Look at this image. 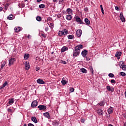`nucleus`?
Masks as SVG:
<instances>
[{"mask_svg":"<svg viewBox=\"0 0 126 126\" xmlns=\"http://www.w3.org/2000/svg\"><path fill=\"white\" fill-rule=\"evenodd\" d=\"M96 113L99 116H103L104 115V112L101 109H96Z\"/></svg>","mask_w":126,"mask_h":126,"instance_id":"obj_1","label":"nucleus"},{"mask_svg":"<svg viewBox=\"0 0 126 126\" xmlns=\"http://www.w3.org/2000/svg\"><path fill=\"white\" fill-rule=\"evenodd\" d=\"M38 108H39L40 111H45L47 109V106L40 105L38 106Z\"/></svg>","mask_w":126,"mask_h":126,"instance_id":"obj_2","label":"nucleus"},{"mask_svg":"<svg viewBox=\"0 0 126 126\" xmlns=\"http://www.w3.org/2000/svg\"><path fill=\"white\" fill-rule=\"evenodd\" d=\"M25 68L27 70H28L30 68V65L29 64V62L26 61L25 63Z\"/></svg>","mask_w":126,"mask_h":126,"instance_id":"obj_3","label":"nucleus"},{"mask_svg":"<svg viewBox=\"0 0 126 126\" xmlns=\"http://www.w3.org/2000/svg\"><path fill=\"white\" fill-rule=\"evenodd\" d=\"M15 62V59L14 58H11L10 60H9V66H10L12 65V64H13V63Z\"/></svg>","mask_w":126,"mask_h":126,"instance_id":"obj_4","label":"nucleus"},{"mask_svg":"<svg viewBox=\"0 0 126 126\" xmlns=\"http://www.w3.org/2000/svg\"><path fill=\"white\" fill-rule=\"evenodd\" d=\"M87 54H88V51H87L86 49H85L84 51H83L81 53L82 56V57H83V58H85V57L87 56Z\"/></svg>","mask_w":126,"mask_h":126,"instance_id":"obj_5","label":"nucleus"},{"mask_svg":"<svg viewBox=\"0 0 126 126\" xmlns=\"http://www.w3.org/2000/svg\"><path fill=\"white\" fill-rule=\"evenodd\" d=\"M82 34V31H81V30H78L76 31V35L77 36V37H80Z\"/></svg>","mask_w":126,"mask_h":126,"instance_id":"obj_6","label":"nucleus"},{"mask_svg":"<svg viewBox=\"0 0 126 126\" xmlns=\"http://www.w3.org/2000/svg\"><path fill=\"white\" fill-rule=\"evenodd\" d=\"M37 105H38V101H37L36 100H34L32 103V108H35V107H37Z\"/></svg>","mask_w":126,"mask_h":126,"instance_id":"obj_7","label":"nucleus"},{"mask_svg":"<svg viewBox=\"0 0 126 126\" xmlns=\"http://www.w3.org/2000/svg\"><path fill=\"white\" fill-rule=\"evenodd\" d=\"M121 56H122V52H117L115 54V57L117 58L118 60H120Z\"/></svg>","mask_w":126,"mask_h":126,"instance_id":"obj_8","label":"nucleus"},{"mask_svg":"<svg viewBox=\"0 0 126 126\" xmlns=\"http://www.w3.org/2000/svg\"><path fill=\"white\" fill-rule=\"evenodd\" d=\"M79 54H80V51L74 50L73 52V57H77L78 56H79Z\"/></svg>","mask_w":126,"mask_h":126,"instance_id":"obj_9","label":"nucleus"},{"mask_svg":"<svg viewBox=\"0 0 126 126\" xmlns=\"http://www.w3.org/2000/svg\"><path fill=\"white\" fill-rule=\"evenodd\" d=\"M120 18L121 20L122 21V22H126V19L125 17H124V15H123V13L121 12L120 14Z\"/></svg>","mask_w":126,"mask_h":126,"instance_id":"obj_10","label":"nucleus"},{"mask_svg":"<svg viewBox=\"0 0 126 126\" xmlns=\"http://www.w3.org/2000/svg\"><path fill=\"white\" fill-rule=\"evenodd\" d=\"M106 89L108 91H111V92H114L115 91V89L113 87L111 88L110 86H107Z\"/></svg>","mask_w":126,"mask_h":126,"instance_id":"obj_11","label":"nucleus"},{"mask_svg":"<svg viewBox=\"0 0 126 126\" xmlns=\"http://www.w3.org/2000/svg\"><path fill=\"white\" fill-rule=\"evenodd\" d=\"M76 21L77 22H80V24H83V22L81 20V19L78 16L76 17Z\"/></svg>","mask_w":126,"mask_h":126,"instance_id":"obj_12","label":"nucleus"},{"mask_svg":"<svg viewBox=\"0 0 126 126\" xmlns=\"http://www.w3.org/2000/svg\"><path fill=\"white\" fill-rule=\"evenodd\" d=\"M36 81L39 84H45V81L41 79H37Z\"/></svg>","mask_w":126,"mask_h":126,"instance_id":"obj_13","label":"nucleus"},{"mask_svg":"<svg viewBox=\"0 0 126 126\" xmlns=\"http://www.w3.org/2000/svg\"><path fill=\"white\" fill-rule=\"evenodd\" d=\"M43 115L44 117H46V118H47V119H50L51 116H50V113L49 112H46L43 114Z\"/></svg>","mask_w":126,"mask_h":126,"instance_id":"obj_14","label":"nucleus"},{"mask_svg":"<svg viewBox=\"0 0 126 126\" xmlns=\"http://www.w3.org/2000/svg\"><path fill=\"white\" fill-rule=\"evenodd\" d=\"M68 50V47H66V46H63L61 49V52L62 53H63V52H65V51H67Z\"/></svg>","mask_w":126,"mask_h":126,"instance_id":"obj_15","label":"nucleus"},{"mask_svg":"<svg viewBox=\"0 0 126 126\" xmlns=\"http://www.w3.org/2000/svg\"><path fill=\"white\" fill-rule=\"evenodd\" d=\"M7 19H8L9 20H12L13 19H14V16H13V15L11 14L7 17Z\"/></svg>","mask_w":126,"mask_h":126,"instance_id":"obj_16","label":"nucleus"},{"mask_svg":"<svg viewBox=\"0 0 126 126\" xmlns=\"http://www.w3.org/2000/svg\"><path fill=\"white\" fill-rule=\"evenodd\" d=\"M32 121L35 123V124H37L38 123V121L37 120V118L35 117H32Z\"/></svg>","mask_w":126,"mask_h":126,"instance_id":"obj_17","label":"nucleus"},{"mask_svg":"<svg viewBox=\"0 0 126 126\" xmlns=\"http://www.w3.org/2000/svg\"><path fill=\"white\" fill-rule=\"evenodd\" d=\"M14 103V98H10L9 99L8 103L10 104V105H12Z\"/></svg>","mask_w":126,"mask_h":126,"instance_id":"obj_18","label":"nucleus"},{"mask_svg":"<svg viewBox=\"0 0 126 126\" xmlns=\"http://www.w3.org/2000/svg\"><path fill=\"white\" fill-rule=\"evenodd\" d=\"M61 82H62V84H63V85H65V84H66L67 83V81H65V78H63L62 79Z\"/></svg>","mask_w":126,"mask_h":126,"instance_id":"obj_19","label":"nucleus"},{"mask_svg":"<svg viewBox=\"0 0 126 126\" xmlns=\"http://www.w3.org/2000/svg\"><path fill=\"white\" fill-rule=\"evenodd\" d=\"M85 22L87 25H90V21H89L88 18L85 19Z\"/></svg>","mask_w":126,"mask_h":126,"instance_id":"obj_20","label":"nucleus"},{"mask_svg":"<svg viewBox=\"0 0 126 126\" xmlns=\"http://www.w3.org/2000/svg\"><path fill=\"white\" fill-rule=\"evenodd\" d=\"M14 30H15L16 32H19L21 30V27H15Z\"/></svg>","mask_w":126,"mask_h":126,"instance_id":"obj_21","label":"nucleus"},{"mask_svg":"<svg viewBox=\"0 0 126 126\" xmlns=\"http://www.w3.org/2000/svg\"><path fill=\"white\" fill-rule=\"evenodd\" d=\"M66 12L68 14H71V13H72V10L71 8H67L66 10Z\"/></svg>","mask_w":126,"mask_h":126,"instance_id":"obj_22","label":"nucleus"},{"mask_svg":"<svg viewBox=\"0 0 126 126\" xmlns=\"http://www.w3.org/2000/svg\"><path fill=\"white\" fill-rule=\"evenodd\" d=\"M80 71L81 72H83V73H87V70L84 68H81Z\"/></svg>","mask_w":126,"mask_h":126,"instance_id":"obj_23","label":"nucleus"},{"mask_svg":"<svg viewBox=\"0 0 126 126\" xmlns=\"http://www.w3.org/2000/svg\"><path fill=\"white\" fill-rule=\"evenodd\" d=\"M89 69L90 70L91 72H92V75H94V70H93V67H92V66H90Z\"/></svg>","mask_w":126,"mask_h":126,"instance_id":"obj_24","label":"nucleus"},{"mask_svg":"<svg viewBox=\"0 0 126 126\" xmlns=\"http://www.w3.org/2000/svg\"><path fill=\"white\" fill-rule=\"evenodd\" d=\"M58 35L60 37H62V36H63V35H64V32H63V31H59L58 32Z\"/></svg>","mask_w":126,"mask_h":126,"instance_id":"obj_25","label":"nucleus"},{"mask_svg":"<svg viewBox=\"0 0 126 126\" xmlns=\"http://www.w3.org/2000/svg\"><path fill=\"white\" fill-rule=\"evenodd\" d=\"M75 51L77 52H80V48H79V45H77L75 47Z\"/></svg>","mask_w":126,"mask_h":126,"instance_id":"obj_26","label":"nucleus"},{"mask_svg":"<svg viewBox=\"0 0 126 126\" xmlns=\"http://www.w3.org/2000/svg\"><path fill=\"white\" fill-rule=\"evenodd\" d=\"M66 18L67 20H71V18H72V17H71V15H67Z\"/></svg>","mask_w":126,"mask_h":126,"instance_id":"obj_27","label":"nucleus"},{"mask_svg":"<svg viewBox=\"0 0 126 126\" xmlns=\"http://www.w3.org/2000/svg\"><path fill=\"white\" fill-rule=\"evenodd\" d=\"M36 20H37V21H41L42 20V17H40V16H37L36 18Z\"/></svg>","mask_w":126,"mask_h":126,"instance_id":"obj_28","label":"nucleus"},{"mask_svg":"<svg viewBox=\"0 0 126 126\" xmlns=\"http://www.w3.org/2000/svg\"><path fill=\"white\" fill-rule=\"evenodd\" d=\"M24 58L25 60H28L29 58V54H25Z\"/></svg>","mask_w":126,"mask_h":126,"instance_id":"obj_29","label":"nucleus"},{"mask_svg":"<svg viewBox=\"0 0 126 126\" xmlns=\"http://www.w3.org/2000/svg\"><path fill=\"white\" fill-rule=\"evenodd\" d=\"M67 37H68V38L70 40H72V38H74V36L72 35H68Z\"/></svg>","mask_w":126,"mask_h":126,"instance_id":"obj_30","label":"nucleus"},{"mask_svg":"<svg viewBox=\"0 0 126 126\" xmlns=\"http://www.w3.org/2000/svg\"><path fill=\"white\" fill-rule=\"evenodd\" d=\"M120 68H122L123 69V70H126V65H125V64L123 65L122 66H121L120 67Z\"/></svg>","mask_w":126,"mask_h":126,"instance_id":"obj_31","label":"nucleus"},{"mask_svg":"<svg viewBox=\"0 0 126 126\" xmlns=\"http://www.w3.org/2000/svg\"><path fill=\"white\" fill-rule=\"evenodd\" d=\"M125 64V63L124 62V61H121L119 63V65L120 67H121V66H122L123 65H124Z\"/></svg>","mask_w":126,"mask_h":126,"instance_id":"obj_32","label":"nucleus"},{"mask_svg":"<svg viewBox=\"0 0 126 126\" xmlns=\"http://www.w3.org/2000/svg\"><path fill=\"white\" fill-rule=\"evenodd\" d=\"M39 8H45V4H41L39 5Z\"/></svg>","mask_w":126,"mask_h":126,"instance_id":"obj_33","label":"nucleus"},{"mask_svg":"<svg viewBox=\"0 0 126 126\" xmlns=\"http://www.w3.org/2000/svg\"><path fill=\"white\" fill-rule=\"evenodd\" d=\"M113 111H114V109H113V108H109L108 109V113H113Z\"/></svg>","mask_w":126,"mask_h":126,"instance_id":"obj_34","label":"nucleus"},{"mask_svg":"<svg viewBox=\"0 0 126 126\" xmlns=\"http://www.w3.org/2000/svg\"><path fill=\"white\" fill-rule=\"evenodd\" d=\"M108 76H109V77H111L113 78L115 76V75H114V74L110 73L108 74Z\"/></svg>","mask_w":126,"mask_h":126,"instance_id":"obj_35","label":"nucleus"},{"mask_svg":"<svg viewBox=\"0 0 126 126\" xmlns=\"http://www.w3.org/2000/svg\"><path fill=\"white\" fill-rule=\"evenodd\" d=\"M8 5H9V4L8 3H6L5 5V9L6 10H7V8H8Z\"/></svg>","mask_w":126,"mask_h":126,"instance_id":"obj_36","label":"nucleus"},{"mask_svg":"<svg viewBox=\"0 0 126 126\" xmlns=\"http://www.w3.org/2000/svg\"><path fill=\"white\" fill-rule=\"evenodd\" d=\"M121 75H122V76H126V73L124 72H121L120 73Z\"/></svg>","mask_w":126,"mask_h":126,"instance_id":"obj_37","label":"nucleus"},{"mask_svg":"<svg viewBox=\"0 0 126 126\" xmlns=\"http://www.w3.org/2000/svg\"><path fill=\"white\" fill-rule=\"evenodd\" d=\"M63 0H59V4H63Z\"/></svg>","mask_w":126,"mask_h":126,"instance_id":"obj_38","label":"nucleus"},{"mask_svg":"<svg viewBox=\"0 0 126 126\" xmlns=\"http://www.w3.org/2000/svg\"><path fill=\"white\" fill-rule=\"evenodd\" d=\"M64 32V35H66V34H67V33H68L66 29L64 30V32Z\"/></svg>","mask_w":126,"mask_h":126,"instance_id":"obj_39","label":"nucleus"},{"mask_svg":"<svg viewBox=\"0 0 126 126\" xmlns=\"http://www.w3.org/2000/svg\"><path fill=\"white\" fill-rule=\"evenodd\" d=\"M111 83H113L114 84H115V83H116V81H115V80L114 79H112L110 81Z\"/></svg>","mask_w":126,"mask_h":126,"instance_id":"obj_40","label":"nucleus"},{"mask_svg":"<svg viewBox=\"0 0 126 126\" xmlns=\"http://www.w3.org/2000/svg\"><path fill=\"white\" fill-rule=\"evenodd\" d=\"M7 82L6 81L4 82V83L3 84V87H5L6 85H7Z\"/></svg>","mask_w":126,"mask_h":126,"instance_id":"obj_41","label":"nucleus"},{"mask_svg":"<svg viewBox=\"0 0 126 126\" xmlns=\"http://www.w3.org/2000/svg\"><path fill=\"white\" fill-rule=\"evenodd\" d=\"M70 92H74V89L73 88H70Z\"/></svg>","mask_w":126,"mask_h":126,"instance_id":"obj_42","label":"nucleus"},{"mask_svg":"<svg viewBox=\"0 0 126 126\" xmlns=\"http://www.w3.org/2000/svg\"><path fill=\"white\" fill-rule=\"evenodd\" d=\"M104 105V101H102L99 103V106H103Z\"/></svg>","mask_w":126,"mask_h":126,"instance_id":"obj_43","label":"nucleus"},{"mask_svg":"<svg viewBox=\"0 0 126 126\" xmlns=\"http://www.w3.org/2000/svg\"><path fill=\"white\" fill-rule=\"evenodd\" d=\"M61 63H63V64H66V62H65V61L61 60Z\"/></svg>","mask_w":126,"mask_h":126,"instance_id":"obj_44","label":"nucleus"},{"mask_svg":"<svg viewBox=\"0 0 126 126\" xmlns=\"http://www.w3.org/2000/svg\"><path fill=\"white\" fill-rule=\"evenodd\" d=\"M57 17L58 18H61V17H62V14H58V15H57Z\"/></svg>","mask_w":126,"mask_h":126,"instance_id":"obj_45","label":"nucleus"},{"mask_svg":"<svg viewBox=\"0 0 126 126\" xmlns=\"http://www.w3.org/2000/svg\"><path fill=\"white\" fill-rule=\"evenodd\" d=\"M85 58H86V60L87 62H88V61H90V58H88V57H86V56H85Z\"/></svg>","mask_w":126,"mask_h":126,"instance_id":"obj_46","label":"nucleus"},{"mask_svg":"<svg viewBox=\"0 0 126 126\" xmlns=\"http://www.w3.org/2000/svg\"><path fill=\"white\" fill-rule=\"evenodd\" d=\"M79 47L80 49H82L83 48V45H82V44H80L79 45Z\"/></svg>","mask_w":126,"mask_h":126,"instance_id":"obj_47","label":"nucleus"},{"mask_svg":"<svg viewBox=\"0 0 126 126\" xmlns=\"http://www.w3.org/2000/svg\"><path fill=\"white\" fill-rule=\"evenodd\" d=\"M39 69H40V67H35V70H36V71H38V70H39Z\"/></svg>","mask_w":126,"mask_h":126,"instance_id":"obj_48","label":"nucleus"},{"mask_svg":"<svg viewBox=\"0 0 126 126\" xmlns=\"http://www.w3.org/2000/svg\"><path fill=\"white\" fill-rule=\"evenodd\" d=\"M41 36L42 37H43V38H46V34H45L44 33L41 34Z\"/></svg>","mask_w":126,"mask_h":126,"instance_id":"obj_49","label":"nucleus"},{"mask_svg":"<svg viewBox=\"0 0 126 126\" xmlns=\"http://www.w3.org/2000/svg\"><path fill=\"white\" fill-rule=\"evenodd\" d=\"M28 126H34V125H33L32 123H29Z\"/></svg>","mask_w":126,"mask_h":126,"instance_id":"obj_50","label":"nucleus"},{"mask_svg":"<svg viewBox=\"0 0 126 126\" xmlns=\"http://www.w3.org/2000/svg\"><path fill=\"white\" fill-rule=\"evenodd\" d=\"M84 10L85 11H88V8H87V7L84 8Z\"/></svg>","mask_w":126,"mask_h":126,"instance_id":"obj_51","label":"nucleus"},{"mask_svg":"<svg viewBox=\"0 0 126 126\" xmlns=\"http://www.w3.org/2000/svg\"><path fill=\"white\" fill-rule=\"evenodd\" d=\"M7 111L9 112V113H10V112H12V110H11V109H7Z\"/></svg>","mask_w":126,"mask_h":126,"instance_id":"obj_52","label":"nucleus"},{"mask_svg":"<svg viewBox=\"0 0 126 126\" xmlns=\"http://www.w3.org/2000/svg\"><path fill=\"white\" fill-rule=\"evenodd\" d=\"M45 31H48V30H49V29L48 28V27H46L45 28Z\"/></svg>","mask_w":126,"mask_h":126,"instance_id":"obj_53","label":"nucleus"},{"mask_svg":"<svg viewBox=\"0 0 126 126\" xmlns=\"http://www.w3.org/2000/svg\"><path fill=\"white\" fill-rule=\"evenodd\" d=\"M4 65H3V64H2L1 65V69H2V68H3Z\"/></svg>","mask_w":126,"mask_h":126,"instance_id":"obj_54","label":"nucleus"},{"mask_svg":"<svg viewBox=\"0 0 126 126\" xmlns=\"http://www.w3.org/2000/svg\"><path fill=\"white\" fill-rule=\"evenodd\" d=\"M115 9H116V10H119V7L116 6L115 7Z\"/></svg>","mask_w":126,"mask_h":126,"instance_id":"obj_55","label":"nucleus"},{"mask_svg":"<svg viewBox=\"0 0 126 126\" xmlns=\"http://www.w3.org/2000/svg\"><path fill=\"white\" fill-rule=\"evenodd\" d=\"M84 122H85V120L84 119H81V123H84Z\"/></svg>","mask_w":126,"mask_h":126,"instance_id":"obj_56","label":"nucleus"},{"mask_svg":"<svg viewBox=\"0 0 126 126\" xmlns=\"http://www.w3.org/2000/svg\"><path fill=\"white\" fill-rule=\"evenodd\" d=\"M5 63H6L4 61L2 64L5 65Z\"/></svg>","mask_w":126,"mask_h":126,"instance_id":"obj_57","label":"nucleus"},{"mask_svg":"<svg viewBox=\"0 0 126 126\" xmlns=\"http://www.w3.org/2000/svg\"><path fill=\"white\" fill-rule=\"evenodd\" d=\"M101 12L103 14H104V9H103L102 10H101Z\"/></svg>","mask_w":126,"mask_h":126,"instance_id":"obj_58","label":"nucleus"},{"mask_svg":"<svg viewBox=\"0 0 126 126\" xmlns=\"http://www.w3.org/2000/svg\"><path fill=\"white\" fill-rule=\"evenodd\" d=\"M3 87H3V86H2V87H1L0 88V90H1V89H3Z\"/></svg>","mask_w":126,"mask_h":126,"instance_id":"obj_59","label":"nucleus"},{"mask_svg":"<svg viewBox=\"0 0 126 126\" xmlns=\"http://www.w3.org/2000/svg\"><path fill=\"white\" fill-rule=\"evenodd\" d=\"M37 2H40V1H42V0H37Z\"/></svg>","mask_w":126,"mask_h":126,"instance_id":"obj_60","label":"nucleus"},{"mask_svg":"<svg viewBox=\"0 0 126 126\" xmlns=\"http://www.w3.org/2000/svg\"><path fill=\"white\" fill-rule=\"evenodd\" d=\"M3 8L2 7H0V11H1L2 10Z\"/></svg>","mask_w":126,"mask_h":126,"instance_id":"obj_61","label":"nucleus"},{"mask_svg":"<svg viewBox=\"0 0 126 126\" xmlns=\"http://www.w3.org/2000/svg\"><path fill=\"white\" fill-rule=\"evenodd\" d=\"M53 1L54 2H56V1H57V0H53Z\"/></svg>","mask_w":126,"mask_h":126,"instance_id":"obj_62","label":"nucleus"},{"mask_svg":"<svg viewBox=\"0 0 126 126\" xmlns=\"http://www.w3.org/2000/svg\"><path fill=\"white\" fill-rule=\"evenodd\" d=\"M124 126H126V122L124 124Z\"/></svg>","mask_w":126,"mask_h":126,"instance_id":"obj_63","label":"nucleus"},{"mask_svg":"<svg viewBox=\"0 0 126 126\" xmlns=\"http://www.w3.org/2000/svg\"><path fill=\"white\" fill-rule=\"evenodd\" d=\"M108 126H113L112 125H111V124H109V125H108Z\"/></svg>","mask_w":126,"mask_h":126,"instance_id":"obj_64","label":"nucleus"}]
</instances>
